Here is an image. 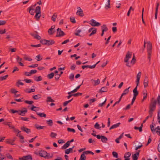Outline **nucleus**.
I'll list each match as a JSON object with an SVG mask.
<instances>
[{
    "label": "nucleus",
    "mask_w": 160,
    "mask_h": 160,
    "mask_svg": "<svg viewBox=\"0 0 160 160\" xmlns=\"http://www.w3.org/2000/svg\"><path fill=\"white\" fill-rule=\"evenodd\" d=\"M147 44V48L148 56V58L149 59V62H150L152 53V43L150 42H148Z\"/></svg>",
    "instance_id": "nucleus-1"
},
{
    "label": "nucleus",
    "mask_w": 160,
    "mask_h": 160,
    "mask_svg": "<svg viewBox=\"0 0 160 160\" xmlns=\"http://www.w3.org/2000/svg\"><path fill=\"white\" fill-rule=\"evenodd\" d=\"M158 102L157 100H152L149 106V112H152L155 109L157 102Z\"/></svg>",
    "instance_id": "nucleus-2"
},
{
    "label": "nucleus",
    "mask_w": 160,
    "mask_h": 160,
    "mask_svg": "<svg viewBox=\"0 0 160 160\" xmlns=\"http://www.w3.org/2000/svg\"><path fill=\"white\" fill-rule=\"evenodd\" d=\"M35 154L37 155H39L40 156L42 157H43L45 158H48V157L47 154H48L47 152L43 150H40L39 151V152H35Z\"/></svg>",
    "instance_id": "nucleus-3"
},
{
    "label": "nucleus",
    "mask_w": 160,
    "mask_h": 160,
    "mask_svg": "<svg viewBox=\"0 0 160 160\" xmlns=\"http://www.w3.org/2000/svg\"><path fill=\"white\" fill-rule=\"evenodd\" d=\"M110 0H105L104 3L102 6V8L104 7V8L106 10L110 8Z\"/></svg>",
    "instance_id": "nucleus-4"
},
{
    "label": "nucleus",
    "mask_w": 160,
    "mask_h": 160,
    "mask_svg": "<svg viewBox=\"0 0 160 160\" xmlns=\"http://www.w3.org/2000/svg\"><path fill=\"white\" fill-rule=\"evenodd\" d=\"M90 24L93 27H98L100 26L101 24L99 22H97L93 19H91L90 21Z\"/></svg>",
    "instance_id": "nucleus-5"
},
{
    "label": "nucleus",
    "mask_w": 160,
    "mask_h": 160,
    "mask_svg": "<svg viewBox=\"0 0 160 160\" xmlns=\"http://www.w3.org/2000/svg\"><path fill=\"white\" fill-rule=\"evenodd\" d=\"M157 100L158 101V106H160L159 107V111H160V95H159L157 98ZM158 122L160 124V115L159 111L158 113Z\"/></svg>",
    "instance_id": "nucleus-6"
},
{
    "label": "nucleus",
    "mask_w": 160,
    "mask_h": 160,
    "mask_svg": "<svg viewBox=\"0 0 160 160\" xmlns=\"http://www.w3.org/2000/svg\"><path fill=\"white\" fill-rule=\"evenodd\" d=\"M131 57L132 54L130 53L129 52H128L124 59V62H128L129 59L131 58Z\"/></svg>",
    "instance_id": "nucleus-7"
},
{
    "label": "nucleus",
    "mask_w": 160,
    "mask_h": 160,
    "mask_svg": "<svg viewBox=\"0 0 160 160\" xmlns=\"http://www.w3.org/2000/svg\"><path fill=\"white\" fill-rule=\"evenodd\" d=\"M141 74L142 73L141 72H138V73L137 74V79L136 81L137 86L136 87H137V88H138V85L139 83V81L141 78Z\"/></svg>",
    "instance_id": "nucleus-8"
},
{
    "label": "nucleus",
    "mask_w": 160,
    "mask_h": 160,
    "mask_svg": "<svg viewBox=\"0 0 160 160\" xmlns=\"http://www.w3.org/2000/svg\"><path fill=\"white\" fill-rule=\"evenodd\" d=\"M148 77H145L143 81V85L144 88H146L148 86Z\"/></svg>",
    "instance_id": "nucleus-9"
},
{
    "label": "nucleus",
    "mask_w": 160,
    "mask_h": 160,
    "mask_svg": "<svg viewBox=\"0 0 160 160\" xmlns=\"http://www.w3.org/2000/svg\"><path fill=\"white\" fill-rule=\"evenodd\" d=\"M91 82L95 86L97 85L100 83V80L99 79H97L96 80L92 79L91 80Z\"/></svg>",
    "instance_id": "nucleus-10"
},
{
    "label": "nucleus",
    "mask_w": 160,
    "mask_h": 160,
    "mask_svg": "<svg viewBox=\"0 0 160 160\" xmlns=\"http://www.w3.org/2000/svg\"><path fill=\"white\" fill-rule=\"evenodd\" d=\"M75 146H73L72 148H70L68 149H65V153L66 154H68L70 153L73 152V149L74 148Z\"/></svg>",
    "instance_id": "nucleus-11"
},
{
    "label": "nucleus",
    "mask_w": 160,
    "mask_h": 160,
    "mask_svg": "<svg viewBox=\"0 0 160 160\" xmlns=\"http://www.w3.org/2000/svg\"><path fill=\"white\" fill-rule=\"evenodd\" d=\"M78 8H79V10L77 11L76 12L77 15L82 17H83L84 16V14L82 10L81 9L80 7H78Z\"/></svg>",
    "instance_id": "nucleus-12"
},
{
    "label": "nucleus",
    "mask_w": 160,
    "mask_h": 160,
    "mask_svg": "<svg viewBox=\"0 0 160 160\" xmlns=\"http://www.w3.org/2000/svg\"><path fill=\"white\" fill-rule=\"evenodd\" d=\"M21 129L22 131H24V132L28 133L31 132L30 129L26 128L24 126L22 127L21 128Z\"/></svg>",
    "instance_id": "nucleus-13"
},
{
    "label": "nucleus",
    "mask_w": 160,
    "mask_h": 160,
    "mask_svg": "<svg viewBox=\"0 0 160 160\" xmlns=\"http://www.w3.org/2000/svg\"><path fill=\"white\" fill-rule=\"evenodd\" d=\"M108 91V88L106 87H103L101 88L99 91L98 92H107Z\"/></svg>",
    "instance_id": "nucleus-14"
},
{
    "label": "nucleus",
    "mask_w": 160,
    "mask_h": 160,
    "mask_svg": "<svg viewBox=\"0 0 160 160\" xmlns=\"http://www.w3.org/2000/svg\"><path fill=\"white\" fill-rule=\"evenodd\" d=\"M137 87H136L133 90V97H136L137 96L139 92L137 90Z\"/></svg>",
    "instance_id": "nucleus-15"
},
{
    "label": "nucleus",
    "mask_w": 160,
    "mask_h": 160,
    "mask_svg": "<svg viewBox=\"0 0 160 160\" xmlns=\"http://www.w3.org/2000/svg\"><path fill=\"white\" fill-rule=\"evenodd\" d=\"M25 109L24 110H20V113H19V115H21V116H25V113H27L28 112V110L26 108H25Z\"/></svg>",
    "instance_id": "nucleus-16"
},
{
    "label": "nucleus",
    "mask_w": 160,
    "mask_h": 160,
    "mask_svg": "<svg viewBox=\"0 0 160 160\" xmlns=\"http://www.w3.org/2000/svg\"><path fill=\"white\" fill-rule=\"evenodd\" d=\"M46 45L49 46L54 44L55 42L52 40H47Z\"/></svg>",
    "instance_id": "nucleus-17"
},
{
    "label": "nucleus",
    "mask_w": 160,
    "mask_h": 160,
    "mask_svg": "<svg viewBox=\"0 0 160 160\" xmlns=\"http://www.w3.org/2000/svg\"><path fill=\"white\" fill-rule=\"evenodd\" d=\"M55 26L53 25L51 26V28L48 30V32L50 35H52L54 32H52V31L55 28Z\"/></svg>",
    "instance_id": "nucleus-18"
},
{
    "label": "nucleus",
    "mask_w": 160,
    "mask_h": 160,
    "mask_svg": "<svg viewBox=\"0 0 160 160\" xmlns=\"http://www.w3.org/2000/svg\"><path fill=\"white\" fill-rule=\"evenodd\" d=\"M70 145V143L68 142L67 141L66 143H65L63 146H62L61 148L63 149H66L68 148Z\"/></svg>",
    "instance_id": "nucleus-19"
},
{
    "label": "nucleus",
    "mask_w": 160,
    "mask_h": 160,
    "mask_svg": "<svg viewBox=\"0 0 160 160\" xmlns=\"http://www.w3.org/2000/svg\"><path fill=\"white\" fill-rule=\"evenodd\" d=\"M22 157L25 159L26 160H32V156L30 155L23 156Z\"/></svg>",
    "instance_id": "nucleus-20"
},
{
    "label": "nucleus",
    "mask_w": 160,
    "mask_h": 160,
    "mask_svg": "<svg viewBox=\"0 0 160 160\" xmlns=\"http://www.w3.org/2000/svg\"><path fill=\"white\" fill-rule=\"evenodd\" d=\"M102 31H103L104 32H106L108 30V29L106 24H103L101 26Z\"/></svg>",
    "instance_id": "nucleus-21"
},
{
    "label": "nucleus",
    "mask_w": 160,
    "mask_h": 160,
    "mask_svg": "<svg viewBox=\"0 0 160 160\" xmlns=\"http://www.w3.org/2000/svg\"><path fill=\"white\" fill-rule=\"evenodd\" d=\"M41 94H37L32 96V98L34 100H38L41 98Z\"/></svg>",
    "instance_id": "nucleus-22"
},
{
    "label": "nucleus",
    "mask_w": 160,
    "mask_h": 160,
    "mask_svg": "<svg viewBox=\"0 0 160 160\" xmlns=\"http://www.w3.org/2000/svg\"><path fill=\"white\" fill-rule=\"evenodd\" d=\"M20 112V110H16L14 109H10V112L13 114L17 113L19 115Z\"/></svg>",
    "instance_id": "nucleus-23"
},
{
    "label": "nucleus",
    "mask_w": 160,
    "mask_h": 160,
    "mask_svg": "<svg viewBox=\"0 0 160 160\" xmlns=\"http://www.w3.org/2000/svg\"><path fill=\"white\" fill-rule=\"evenodd\" d=\"M35 11L36 13H41V7L39 6H37Z\"/></svg>",
    "instance_id": "nucleus-24"
},
{
    "label": "nucleus",
    "mask_w": 160,
    "mask_h": 160,
    "mask_svg": "<svg viewBox=\"0 0 160 160\" xmlns=\"http://www.w3.org/2000/svg\"><path fill=\"white\" fill-rule=\"evenodd\" d=\"M36 14L35 16V18L38 21L40 19V18L41 16V13H36Z\"/></svg>",
    "instance_id": "nucleus-25"
},
{
    "label": "nucleus",
    "mask_w": 160,
    "mask_h": 160,
    "mask_svg": "<svg viewBox=\"0 0 160 160\" xmlns=\"http://www.w3.org/2000/svg\"><path fill=\"white\" fill-rule=\"evenodd\" d=\"M34 79L37 82H39L42 80V78L41 76L34 77Z\"/></svg>",
    "instance_id": "nucleus-26"
},
{
    "label": "nucleus",
    "mask_w": 160,
    "mask_h": 160,
    "mask_svg": "<svg viewBox=\"0 0 160 160\" xmlns=\"http://www.w3.org/2000/svg\"><path fill=\"white\" fill-rule=\"evenodd\" d=\"M36 114L37 115H38L41 117H43L46 118V115L44 113H38L36 112Z\"/></svg>",
    "instance_id": "nucleus-27"
},
{
    "label": "nucleus",
    "mask_w": 160,
    "mask_h": 160,
    "mask_svg": "<svg viewBox=\"0 0 160 160\" xmlns=\"http://www.w3.org/2000/svg\"><path fill=\"white\" fill-rule=\"evenodd\" d=\"M26 92L30 93L31 92H35V89L34 88H32L30 90H28V89H27L24 90Z\"/></svg>",
    "instance_id": "nucleus-28"
},
{
    "label": "nucleus",
    "mask_w": 160,
    "mask_h": 160,
    "mask_svg": "<svg viewBox=\"0 0 160 160\" xmlns=\"http://www.w3.org/2000/svg\"><path fill=\"white\" fill-rule=\"evenodd\" d=\"M35 128L38 130H40L43 129V128L45 127V126H39L37 124H35L34 125Z\"/></svg>",
    "instance_id": "nucleus-29"
},
{
    "label": "nucleus",
    "mask_w": 160,
    "mask_h": 160,
    "mask_svg": "<svg viewBox=\"0 0 160 160\" xmlns=\"http://www.w3.org/2000/svg\"><path fill=\"white\" fill-rule=\"evenodd\" d=\"M130 88V87H129L128 88H126L123 91V92L122 93V95H126L127 94H128L129 92V89Z\"/></svg>",
    "instance_id": "nucleus-30"
},
{
    "label": "nucleus",
    "mask_w": 160,
    "mask_h": 160,
    "mask_svg": "<svg viewBox=\"0 0 160 160\" xmlns=\"http://www.w3.org/2000/svg\"><path fill=\"white\" fill-rule=\"evenodd\" d=\"M86 159V157L83 153H82V154L81 155L79 160H85Z\"/></svg>",
    "instance_id": "nucleus-31"
},
{
    "label": "nucleus",
    "mask_w": 160,
    "mask_h": 160,
    "mask_svg": "<svg viewBox=\"0 0 160 160\" xmlns=\"http://www.w3.org/2000/svg\"><path fill=\"white\" fill-rule=\"evenodd\" d=\"M108 140V138L107 137L104 136H102L101 138V141L102 142L106 143V141Z\"/></svg>",
    "instance_id": "nucleus-32"
},
{
    "label": "nucleus",
    "mask_w": 160,
    "mask_h": 160,
    "mask_svg": "<svg viewBox=\"0 0 160 160\" xmlns=\"http://www.w3.org/2000/svg\"><path fill=\"white\" fill-rule=\"evenodd\" d=\"M54 75V74L53 72H51V73L48 74V75L47 77L48 78H49V79H51L53 77Z\"/></svg>",
    "instance_id": "nucleus-33"
},
{
    "label": "nucleus",
    "mask_w": 160,
    "mask_h": 160,
    "mask_svg": "<svg viewBox=\"0 0 160 160\" xmlns=\"http://www.w3.org/2000/svg\"><path fill=\"white\" fill-rule=\"evenodd\" d=\"M127 154L128 155V156H124V158H125L124 160H130L129 158L131 155V153H128Z\"/></svg>",
    "instance_id": "nucleus-34"
},
{
    "label": "nucleus",
    "mask_w": 160,
    "mask_h": 160,
    "mask_svg": "<svg viewBox=\"0 0 160 160\" xmlns=\"http://www.w3.org/2000/svg\"><path fill=\"white\" fill-rule=\"evenodd\" d=\"M31 35L33 36V37H34L36 38V39H37L38 40H41V37L39 36V35H37V34H36V35H34L33 34H31Z\"/></svg>",
    "instance_id": "nucleus-35"
},
{
    "label": "nucleus",
    "mask_w": 160,
    "mask_h": 160,
    "mask_svg": "<svg viewBox=\"0 0 160 160\" xmlns=\"http://www.w3.org/2000/svg\"><path fill=\"white\" fill-rule=\"evenodd\" d=\"M16 85V86L18 87H19V85H24V83L23 82H21V80H19L17 82Z\"/></svg>",
    "instance_id": "nucleus-36"
},
{
    "label": "nucleus",
    "mask_w": 160,
    "mask_h": 160,
    "mask_svg": "<svg viewBox=\"0 0 160 160\" xmlns=\"http://www.w3.org/2000/svg\"><path fill=\"white\" fill-rule=\"evenodd\" d=\"M47 102H54V100L52 99L51 97H48L47 98V100H46Z\"/></svg>",
    "instance_id": "nucleus-37"
},
{
    "label": "nucleus",
    "mask_w": 160,
    "mask_h": 160,
    "mask_svg": "<svg viewBox=\"0 0 160 160\" xmlns=\"http://www.w3.org/2000/svg\"><path fill=\"white\" fill-rule=\"evenodd\" d=\"M47 123L48 124V125L50 126H52L53 124V122L50 119L48 120L47 121Z\"/></svg>",
    "instance_id": "nucleus-38"
},
{
    "label": "nucleus",
    "mask_w": 160,
    "mask_h": 160,
    "mask_svg": "<svg viewBox=\"0 0 160 160\" xmlns=\"http://www.w3.org/2000/svg\"><path fill=\"white\" fill-rule=\"evenodd\" d=\"M46 41L47 40L45 39H41L40 40V42L42 44L46 45Z\"/></svg>",
    "instance_id": "nucleus-39"
},
{
    "label": "nucleus",
    "mask_w": 160,
    "mask_h": 160,
    "mask_svg": "<svg viewBox=\"0 0 160 160\" xmlns=\"http://www.w3.org/2000/svg\"><path fill=\"white\" fill-rule=\"evenodd\" d=\"M8 76V75H7L1 77H0V81H2L6 80Z\"/></svg>",
    "instance_id": "nucleus-40"
},
{
    "label": "nucleus",
    "mask_w": 160,
    "mask_h": 160,
    "mask_svg": "<svg viewBox=\"0 0 160 160\" xmlns=\"http://www.w3.org/2000/svg\"><path fill=\"white\" fill-rule=\"evenodd\" d=\"M95 128L97 129H100L101 127H100L99 124L98 122H96L94 126Z\"/></svg>",
    "instance_id": "nucleus-41"
},
{
    "label": "nucleus",
    "mask_w": 160,
    "mask_h": 160,
    "mask_svg": "<svg viewBox=\"0 0 160 160\" xmlns=\"http://www.w3.org/2000/svg\"><path fill=\"white\" fill-rule=\"evenodd\" d=\"M69 78L71 81H72L74 80V75L73 73H71L69 76Z\"/></svg>",
    "instance_id": "nucleus-42"
},
{
    "label": "nucleus",
    "mask_w": 160,
    "mask_h": 160,
    "mask_svg": "<svg viewBox=\"0 0 160 160\" xmlns=\"http://www.w3.org/2000/svg\"><path fill=\"white\" fill-rule=\"evenodd\" d=\"M121 124L120 123L118 122L117 123L113 125L112 126L113 129L119 127Z\"/></svg>",
    "instance_id": "nucleus-43"
},
{
    "label": "nucleus",
    "mask_w": 160,
    "mask_h": 160,
    "mask_svg": "<svg viewBox=\"0 0 160 160\" xmlns=\"http://www.w3.org/2000/svg\"><path fill=\"white\" fill-rule=\"evenodd\" d=\"M144 10V8H143L142 9V21L143 23L145 25H146L145 23L144 20L143 18Z\"/></svg>",
    "instance_id": "nucleus-44"
},
{
    "label": "nucleus",
    "mask_w": 160,
    "mask_h": 160,
    "mask_svg": "<svg viewBox=\"0 0 160 160\" xmlns=\"http://www.w3.org/2000/svg\"><path fill=\"white\" fill-rule=\"evenodd\" d=\"M6 158L5 156L3 155L1 153H0V160H6Z\"/></svg>",
    "instance_id": "nucleus-45"
},
{
    "label": "nucleus",
    "mask_w": 160,
    "mask_h": 160,
    "mask_svg": "<svg viewBox=\"0 0 160 160\" xmlns=\"http://www.w3.org/2000/svg\"><path fill=\"white\" fill-rule=\"evenodd\" d=\"M112 155L113 157L116 158H118V154L117 152H112Z\"/></svg>",
    "instance_id": "nucleus-46"
},
{
    "label": "nucleus",
    "mask_w": 160,
    "mask_h": 160,
    "mask_svg": "<svg viewBox=\"0 0 160 160\" xmlns=\"http://www.w3.org/2000/svg\"><path fill=\"white\" fill-rule=\"evenodd\" d=\"M136 60V59H135V56L134 55H133L131 61V63H132V64H134L135 63V61Z\"/></svg>",
    "instance_id": "nucleus-47"
},
{
    "label": "nucleus",
    "mask_w": 160,
    "mask_h": 160,
    "mask_svg": "<svg viewBox=\"0 0 160 160\" xmlns=\"http://www.w3.org/2000/svg\"><path fill=\"white\" fill-rule=\"evenodd\" d=\"M38 108V109L39 108V107H37L34 106L33 105H32V107L30 108V110H31L32 111H33L36 112V109H34V108Z\"/></svg>",
    "instance_id": "nucleus-48"
},
{
    "label": "nucleus",
    "mask_w": 160,
    "mask_h": 160,
    "mask_svg": "<svg viewBox=\"0 0 160 160\" xmlns=\"http://www.w3.org/2000/svg\"><path fill=\"white\" fill-rule=\"evenodd\" d=\"M11 92L12 93H14L15 95H16V93L18 91L16 90L15 89L12 88L11 89Z\"/></svg>",
    "instance_id": "nucleus-49"
},
{
    "label": "nucleus",
    "mask_w": 160,
    "mask_h": 160,
    "mask_svg": "<svg viewBox=\"0 0 160 160\" xmlns=\"http://www.w3.org/2000/svg\"><path fill=\"white\" fill-rule=\"evenodd\" d=\"M57 134L53 132H51L50 136L52 138H55Z\"/></svg>",
    "instance_id": "nucleus-50"
},
{
    "label": "nucleus",
    "mask_w": 160,
    "mask_h": 160,
    "mask_svg": "<svg viewBox=\"0 0 160 160\" xmlns=\"http://www.w3.org/2000/svg\"><path fill=\"white\" fill-rule=\"evenodd\" d=\"M97 32V29L95 28L93 30H92V32L89 35V36H91L93 34H94L96 33Z\"/></svg>",
    "instance_id": "nucleus-51"
},
{
    "label": "nucleus",
    "mask_w": 160,
    "mask_h": 160,
    "mask_svg": "<svg viewBox=\"0 0 160 160\" xmlns=\"http://www.w3.org/2000/svg\"><path fill=\"white\" fill-rule=\"evenodd\" d=\"M28 12L29 13H30L32 15H34V13L35 12V10L28 9Z\"/></svg>",
    "instance_id": "nucleus-52"
},
{
    "label": "nucleus",
    "mask_w": 160,
    "mask_h": 160,
    "mask_svg": "<svg viewBox=\"0 0 160 160\" xmlns=\"http://www.w3.org/2000/svg\"><path fill=\"white\" fill-rule=\"evenodd\" d=\"M67 130L68 132H72L73 133H75V130L74 129L71 128H67Z\"/></svg>",
    "instance_id": "nucleus-53"
},
{
    "label": "nucleus",
    "mask_w": 160,
    "mask_h": 160,
    "mask_svg": "<svg viewBox=\"0 0 160 160\" xmlns=\"http://www.w3.org/2000/svg\"><path fill=\"white\" fill-rule=\"evenodd\" d=\"M24 102L25 103L30 105L34 103L33 101H32L25 100Z\"/></svg>",
    "instance_id": "nucleus-54"
},
{
    "label": "nucleus",
    "mask_w": 160,
    "mask_h": 160,
    "mask_svg": "<svg viewBox=\"0 0 160 160\" xmlns=\"http://www.w3.org/2000/svg\"><path fill=\"white\" fill-rule=\"evenodd\" d=\"M38 66V64H32L31 65L28 66L29 68H34L35 67H37Z\"/></svg>",
    "instance_id": "nucleus-55"
},
{
    "label": "nucleus",
    "mask_w": 160,
    "mask_h": 160,
    "mask_svg": "<svg viewBox=\"0 0 160 160\" xmlns=\"http://www.w3.org/2000/svg\"><path fill=\"white\" fill-rule=\"evenodd\" d=\"M36 58H37V60L38 61H40L42 59V57L41 56L40 54L38 55L36 57Z\"/></svg>",
    "instance_id": "nucleus-56"
},
{
    "label": "nucleus",
    "mask_w": 160,
    "mask_h": 160,
    "mask_svg": "<svg viewBox=\"0 0 160 160\" xmlns=\"http://www.w3.org/2000/svg\"><path fill=\"white\" fill-rule=\"evenodd\" d=\"M57 30V33L56 37H60V29L59 28H58Z\"/></svg>",
    "instance_id": "nucleus-57"
},
{
    "label": "nucleus",
    "mask_w": 160,
    "mask_h": 160,
    "mask_svg": "<svg viewBox=\"0 0 160 160\" xmlns=\"http://www.w3.org/2000/svg\"><path fill=\"white\" fill-rule=\"evenodd\" d=\"M81 30L80 29L76 31V32L75 33V35L76 36H80L79 33L81 32Z\"/></svg>",
    "instance_id": "nucleus-58"
},
{
    "label": "nucleus",
    "mask_w": 160,
    "mask_h": 160,
    "mask_svg": "<svg viewBox=\"0 0 160 160\" xmlns=\"http://www.w3.org/2000/svg\"><path fill=\"white\" fill-rule=\"evenodd\" d=\"M157 35L160 41V26H159L157 32Z\"/></svg>",
    "instance_id": "nucleus-59"
},
{
    "label": "nucleus",
    "mask_w": 160,
    "mask_h": 160,
    "mask_svg": "<svg viewBox=\"0 0 160 160\" xmlns=\"http://www.w3.org/2000/svg\"><path fill=\"white\" fill-rule=\"evenodd\" d=\"M6 155L8 158L12 160L13 159V158L12 156L9 153L7 154H6Z\"/></svg>",
    "instance_id": "nucleus-60"
},
{
    "label": "nucleus",
    "mask_w": 160,
    "mask_h": 160,
    "mask_svg": "<svg viewBox=\"0 0 160 160\" xmlns=\"http://www.w3.org/2000/svg\"><path fill=\"white\" fill-rule=\"evenodd\" d=\"M149 115L147 116L146 118V120H148L149 118H151L152 116L153 113L151 112H149Z\"/></svg>",
    "instance_id": "nucleus-61"
},
{
    "label": "nucleus",
    "mask_w": 160,
    "mask_h": 160,
    "mask_svg": "<svg viewBox=\"0 0 160 160\" xmlns=\"http://www.w3.org/2000/svg\"><path fill=\"white\" fill-rule=\"evenodd\" d=\"M70 19L71 22L72 23H76V20L75 19V18L74 17L70 18Z\"/></svg>",
    "instance_id": "nucleus-62"
},
{
    "label": "nucleus",
    "mask_w": 160,
    "mask_h": 160,
    "mask_svg": "<svg viewBox=\"0 0 160 160\" xmlns=\"http://www.w3.org/2000/svg\"><path fill=\"white\" fill-rule=\"evenodd\" d=\"M157 129V130L156 131V132L158 134V133L159 134L158 135L160 136V127L158 126L156 128V129Z\"/></svg>",
    "instance_id": "nucleus-63"
},
{
    "label": "nucleus",
    "mask_w": 160,
    "mask_h": 160,
    "mask_svg": "<svg viewBox=\"0 0 160 160\" xmlns=\"http://www.w3.org/2000/svg\"><path fill=\"white\" fill-rule=\"evenodd\" d=\"M132 158L133 160H138V157L136 155H132Z\"/></svg>",
    "instance_id": "nucleus-64"
}]
</instances>
